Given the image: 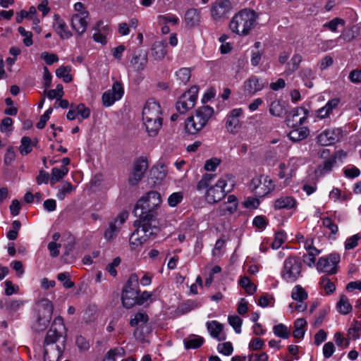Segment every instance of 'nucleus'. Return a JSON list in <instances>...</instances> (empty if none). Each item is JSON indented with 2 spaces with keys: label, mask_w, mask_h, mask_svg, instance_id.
<instances>
[{
  "label": "nucleus",
  "mask_w": 361,
  "mask_h": 361,
  "mask_svg": "<svg viewBox=\"0 0 361 361\" xmlns=\"http://www.w3.org/2000/svg\"><path fill=\"white\" fill-rule=\"evenodd\" d=\"M200 11L195 8L188 9L185 14V22L188 27H193L200 23Z\"/></svg>",
  "instance_id": "28"
},
{
  "label": "nucleus",
  "mask_w": 361,
  "mask_h": 361,
  "mask_svg": "<svg viewBox=\"0 0 361 361\" xmlns=\"http://www.w3.org/2000/svg\"><path fill=\"white\" fill-rule=\"evenodd\" d=\"M217 350L219 353L228 356L232 354L233 351V345L231 342H225L222 343H219L217 345Z\"/></svg>",
  "instance_id": "61"
},
{
  "label": "nucleus",
  "mask_w": 361,
  "mask_h": 361,
  "mask_svg": "<svg viewBox=\"0 0 361 361\" xmlns=\"http://www.w3.org/2000/svg\"><path fill=\"white\" fill-rule=\"evenodd\" d=\"M279 171L278 176L281 179H285V185H287L290 183L291 178L293 176V170L289 169V166L285 163H281L279 165Z\"/></svg>",
  "instance_id": "33"
},
{
  "label": "nucleus",
  "mask_w": 361,
  "mask_h": 361,
  "mask_svg": "<svg viewBox=\"0 0 361 361\" xmlns=\"http://www.w3.org/2000/svg\"><path fill=\"white\" fill-rule=\"evenodd\" d=\"M273 332L275 336L283 339L289 338L290 333L288 328L283 324H279L273 327Z\"/></svg>",
  "instance_id": "43"
},
{
  "label": "nucleus",
  "mask_w": 361,
  "mask_h": 361,
  "mask_svg": "<svg viewBox=\"0 0 361 361\" xmlns=\"http://www.w3.org/2000/svg\"><path fill=\"white\" fill-rule=\"evenodd\" d=\"M340 260V255L337 253H331L322 257L316 264L317 269L319 272L335 274L338 271V264Z\"/></svg>",
  "instance_id": "11"
},
{
  "label": "nucleus",
  "mask_w": 361,
  "mask_h": 361,
  "mask_svg": "<svg viewBox=\"0 0 361 361\" xmlns=\"http://www.w3.org/2000/svg\"><path fill=\"white\" fill-rule=\"evenodd\" d=\"M64 344L59 345H44V361H59L61 357Z\"/></svg>",
  "instance_id": "22"
},
{
  "label": "nucleus",
  "mask_w": 361,
  "mask_h": 361,
  "mask_svg": "<svg viewBox=\"0 0 361 361\" xmlns=\"http://www.w3.org/2000/svg\"><path fill=\"white\" fill-rule=\"evenodd\" d=\"M150 51L154 60L162 61L167 54V43L165 41H156L152 44Z\"/></svg>",
  "instance_id": "24"
},
{
  "label": "nucleus",
  "mask_w": 361,
  "mask_h": 361,
  "mask_svg": "<svg viewBox=\"0 0 361 361\" xmlns=\"http://www.w3.org/2000/svg\"><path fill=\"white\" fill-rule=\"evenodd\" d=\"M37 310L38 314L40 315H44L47 311H49L50 317H51L53 313V305L49 300L43 298L37 302Z\"/></svg>",
  "instance_id": "41"
},
{
  "label": "nucleus",
  "mask_w": 361,
  "mask_h": 361,
  "mask_svg": "<svg viewBox=\"0 0 361 361\" xmlns=\"http://www.w3.org/2000/svg\"><path fill=\"white\" fill-rule=\"evenodd\" d=\"M128 218V212L123 211L119 213L112 221H111L108 227L104 233V238L107 241L113 240L117 236L122 226Z\"/></svg>",
  "instance_id": "13"
},
{
  "label": "nucleus",
  "mask_w": 361,
  "mask_h": 361,
  "mask_svg": "<svg viewBox=\"0 0 361 361\" xmlns=\"http://www.w3.org/2000/svg\"><path fill=\"white\" fill-rule=\"evenodd\" d=\"M32 141L29 137H23L19 147V152L23 155H26L32 152Z\"/></svg>",
  "instance_id": "47"
},
{
  "label": "nucleus",
  "mask_w": 361,
  "mask_h": 361,
  "mask_svg": "<svg viewBox=\"0 0 361 361\" xmlns=\"http://www.w3.org/2000/svg\"><path fill=\"white\" fill-rule=\"evenodd\" d=\"M343 137V130L340 128L326 129L318 135L317 142L322 146H329L338 142Z\"/></svg>",
  "instance_id": "16"
},
{
  "label": "nucleus",
  "mask_w": 361,
  "mask_h": 361,
  "mask_svg": "<svg viewBox=\"0 0 361 361\" xmlns=\"http://www.w3.org/2000/svg\"><path fill=\"white\" fill-rule=\"evenodd\" d=\"M229 324L233 328L235 333L241 332V326L243 324L242 319L237 315L229 316L228 318Z\"/></svg>",
  "instance_id": "55"
},
{
  "label": "nucleus",
  "mask_w": 361,
  "mask_h": 361,
  "mask_svg": "<svg viewBox=\"0 0 361 361\" xmlns=\"http://www.w3.org/2000/svg\"><path fill=\"white\" fill-rule=\"evenodd\" d=\"M267 85L266 80L256 75H251L245 80L242 89L245 95L252 97L262 91Z\"/></svg>",
  "instance_id": "15"
},
{
  "label": "nucleus",
  "mask_w": 361,
  "mask_h": 361,
  "mask_svg": "<svg viewBox=\"0 0 361 361\" xmlns=\"http://www.w3.org/2000/svg\"><path fill=\"white\" fill-rule=\"evenodd\" d=\"M57 279L63 283V285L66 288H71L74 286V283L70 280V276L68 272L59 273L57 275Z\"/></svg>",
  "instance_id": "64"
},
{
  "label": "nucleus",
  "mask_w": 361,
  "mask_h": 361,
  "mask_svg": "<svg viewBox=\"0 0 361 361\" xmlns=\"http://www.w3.org/2000/svg\"><path fill=\"white\" fill-rule=\"evenodd\" d=\"M53 27L56 32L62 39H69L73 35L72 32L68 30L65 21L57 14H55L54 16Z\"/></svg>",
  "instance_id": "23"
},
{
  "label": "nucleus",
  "mask_w": 361,
  "mask_h": 361,
  "mask_svg": "<svg viewBox=\"0 0 361 361\" xmlns=\"http://www.w3.org/2000/svg\"><path fill=\"white\" fill-rule=\"evenodd\" d=\"M302 61V57L300 54H295L290 59V61L287 64V72L292 73L296 71Z\"/></svg>",
  "instance_id": "45"
},
{
  "label": "nucleus",
  "mask_w": 361,
  "mask_h": 361,
  "mask_svg": "<svg viewBox=\"0 0 361 361\" xmlns=\"http://www.w3.org/2000/svg\"><path fill=\"white\" fill-rule=\"evenodd\" d=\"M97 310L95 307H88L83 315V319L85 323H91L96 319Z\"/></svg>",
  "instance_id": "63"
},
{
  "label": "nucleus",
  "mask_w": 361,
  "mask_h": 361,
  "mask_svg": "<svg viewBox=\"0 0 361 361\" xmlns=\"http://www.w3.org/2000/svg\"><path fill=\"white\" fill-rule=\"evenodd\" d=\"M162 111L160 104L149 99L142 110V121L146 131L151 137L156 136L162 126Z\"/></svg>",
  "instance_id": "4"
},
{
  "label": "nucleus",
  "mask_w": 361,
  "mask_h": 361,
  "mask_svg": "<svg viewBox=\"0 0 361 361\" xmlns=\"http://www.w3.org/2000/svg\"><path fill=\"white\" fill-rule=\"evenodd\" d=\"M302 263L296 257H288L283 262L281 278L288 283L296 281L301 275Z\"/></svg>",
  "instance_id": "8"
},
{
  "label": "nucleus",
  "mask_w": 361,
  "mask_h": 361,
  "mask_svg": "<svg viewBox=\"0 0 361 361\" xmlns=\"http://www.w3.org/2000/svg\"><path fill=\"white\" fill-rule=\"evenodd\" d=\"M123 93L124 91L121 83L119 82H114L111 89L103 94L102 98L103 105L106 107L113 105L115 102L121 99Z\"/></svg>",
  "instance_id": "18"
},
{
  "label": "nucleus",
  "mask_w": 361,
  "mask_h": 361,
  "mask_svg": "<svg viewBox=\"0 0 361 361\" xmlns=\"http://www.w3.org/2000/svg\"><path fill=\"white\" fill-rule=\"evenodd\" d=\"M148 169V162L146 158L140 157L134 163L132 171L128 176V183L130 185H137Z\"/></svg>",
  "instance_id": "14"
},
{
  "label": "nucleus",
  "mask_w": 361,
  "mask_h": 361,
  "mask_svg": "<svg viewBox=\"0 0 361 361\" xmlns=\"http://www.w3.org/2000/svg\"><path fill=\"white\" fill-rule=\"evenodd\" d=\"M51 319V317H50L49 311H47L44 315H40L38 314L37 322L33 326L35 331H40L45 329L49 325Z\"/></svg>",
  "instance_id": "37"
},
{
  "label": "nucleus",
  "mask_w": 361,
  "mask_h": 361,
  "mask_svg": "<svg viewBox=\"0 0 361 361\" xmlns=\"http://www.w3.org/2000/svg\"><path fill=\"white\" fill-rule=\"evenodd\" d=\"M207 330L214 338L218 341H224L226 338V334L223 333L224 326L217 321L213 320L207 322Z\"/></svg>",
  "instance_id": "25"
},
{
  "label": "nucleus",
  "mask_w": 361,
  "mask_h": 361,
  "mask_svg": "<svg viewBox=\"0 0 361 361\" xmlns=\"http://www.w3.org/2000/svg\"><path fill=\"white\" fill-rule=\"evenodd\" d=\"M77 111V115L80 116L82 119H87L90 117L91 111L89 107H87L84 104L80 103L75 106Z\"/></svg>",
  "instance_id": "59"
},
{
  "label": "nucleus",
  "mask_w": 361,
  "mask_h": 361,
  "mask_svg": "<svg viewBox=\"0 0 361 361\" xmlns=\"http://www.w3.org/2000/svg\"><path fill=\"white\" fill-rule=\"evenodd\" d=\"M345 20L340 18H335L331 20L324 23L323 27L329 29L331 32H336L338 30V25H344Z\"/></svg>",
  "instance_id": "50"
},
{
  "label": "nucleus",
  "mask_w": 361,
  "mask_h": 361,
  "mask_svg": "<svg viewBox=\"0 0 361 361\" xmlns=\"http://www.w3.org/2000/svg\"><path fill=\"white\" fill-rule=\"evenodd\" d=\"M214 176V175L206 173L202 176L197 185L198 190L207 189L205 200L209 204L219 202L234 186L233 176L228 174L221 176L214 185L209 186Z\"/></svg>",
  "instance_id": "2"
},
{
  "label": "nucleus",
  "mask_w": 361,
  "mask_h": 361,
  "mask_svg": "<svg viewBox=\"0 0 361 361\" xmlns=\"http://www.w3.org/2000/svg\"><path fill=\"white\" fill-rule=\"evenodd\" d=\"M161 203V195L157 191L147 192L137 202L135 212L139 219L134 222L136 229L130 238V244L133 248L157 235L159 229L155 222Z\"/></svg>",
  "instance_id": "1"
},
{
  "label": "nucleus",
  "mask_w": 361,
  "mask_h": 361,
  "mask_svg": "<svg viewBox=\"0 0 361 361\" xmlns=\"http://www.w3.org/2000/svg\"><path fill=\"white\" fill-rule=\"evenodd\" d=\"M239 284L250 295L253 294L257 290V286L250 281L247 276L241 277L239 281Z\"/></svg>",
  "instance_id": "46"
},
{
  "label": "nucleus",
  "mask_w": 361,
  "mask_h": 361,
  "mask_svg": "<svg viewBox=\"0 0 361 361\" xmlns=\"http://www.w3.org/2000/svg\"><path fill=\"white\" fill-rule=\"evenodd\" d=\"M296 200L291 196H281L277 198L274 207L276 209H291L297 207Z\"/></svg>",
  "instance_id": "26"
},
{
  "label": "nucleus",
  "mask_w": 361,
  "mask_h": 361,
  "mask_svg": "<svg viewBox=\"0 0 361 361\" xmlns=\"http://www.w3.org/2000/svg\"><path fill=\"white\" fill-rule=\"evenodd\" d=\"M214 114V109L209 106L197 108L185 121L186 133L195 135L200 132L207 125Z\"/></svg>",
  "instance_id": "5"
},
{
  "label": "nucleus",
  "mask_w": 361,
  "mask_h": 361,
  "mask_svg": "<svg viewBox=\"0 0 361 361\" xmlns=\"http://www.w3.org/2000/svg\"><path fill=\"white\" fill-rule=\"evenodd\" d=\"M198 94V87L192 86L185 92L176 102V109L180 114H185L192 109L196 103Z\"/></svg>",
  "instance_id": "12"
},
{
  "label": "nucleus",
  "mask_w": 361,
  "mask_h": 361,
  "mask_svg": "<svg viewBox=\"0 0 361 361\" xmlns=\"http://www.w3.org/2000/svg\"><path fill=\"white\" fill-rule=\"evenodd\" d=\"M308 293L300 285L295 286L291 290V298L296 302L305 301Z\"/></svg>",
  "instance_id": "38"
},
{
  "label": "nucleus",
  "mask_w": 361,
  "mask_h": 361,
  "mask_svg": "<svg viewBox=\"0 0 361 361\" xmlns=\"http://www.w3.org/2000/svg\"><path fill=\"white\" fill-rule=\"evenodd\" d=\"M148 319V315L146 313L138 312L130 319V324L132 326H136L139 324H145Z\"/></svg>",
  "instance_id": "54"
},
{
  "label": "nucleus",
  "mask_w": 361,
  "mask_h": 361,
  "mask_svg": "<svg viewBox=\"0 0 361 361\" xmlns=\"http://www.w3.org/2000/svg\"><path fill=\"white\" fill-rule=\"evenodd\" d=\"M308 111L303 107L293 109L286 118V123L288 126L295 128L302 125L307 117Z\"/></svg>",
  "instance_id": "20"
},
{
  "label": "nucleus",
  "mask_w": 361,
  "mask_h": 361,
  "mask_svg": "<svg viewBox=\"0 0 361 361\" xmlns=\"http://www.w3.org/2000/svg\"><path fill=\"white\" fill-rule=\"evenodd\" d=\"M286 111L285 106L283 102L275 100L271 102L269 106V113L273 116L281 117Z\"/></svg>",
  "instance_id": "40"
},
{
  "label": "nucleus",
  "mask_w": 361,
  "mask_h": 361,
  "mask_svg": "<svg viewBox=\"0 0 361 361\" xmlns=\"http://www.w3.org/2000/svg\"><path fill=\"white\" fill-rule=\"evenodd\" d=\"M243 114L242 108L232 109L225 118V127L226 130L232 134H235L241 128L239 117Z\"/></svg>",
  "instance_id": "17"
},
{
  "label": "nucleus",
  "mask_w": 361,
  "mask_h": 361,
  "mask_svg": "<svg viewBox=\"0 0 361 361\" xmlns=\"http://www.w3.org/2000/svg\"><path fill=\"white\" fill-rule=\"evenodd\" d=\"M360 324L355 321L348 330V339L356 340L360 337Z\"/></svg>",
  "instance_id": "56"
},
{
  "label": "nucleus",
  "mask_w": 361,
  "mask_h": 361,
  "mask_svg": "<svg viewBox=\"0 0 361 361\" xmlns=\"http://www.w3.org/2000/svg\"><path fill=\"white\" fill-rule=\"evenodd\" d=\"M238 200L233 195H228L227 201L222 203L217 209L219 216L233 214L238 209Z\"/></svg>",
  "instance_id": "21"
},
{
  "label": "nucleus",
  "mask_w": 361,
  "mask_h": 361,
  "mask_svg": "<svg viewBox=\"0 0 361 361\" xmlns=\"http://www.w3.org/2000/svg\"><path fill=\"white\" fill-rule=\"evenodd\" d=\"M176 75L180 82L185 84L190 78V70L188 68H182L176 73Z\"/></svg>",
  "instance_id": "52"
},
{
  "label": "nucleus",
  "mask_w": 361,
  "mask_h": 361,
  "mask_svg": "<svg viewBox=\"0 0 361 361\" xmlns=\"http://www.w3.org/2000/svg\"><path fill=\"white\" fill-rule=\"evenodd\" d=\"M249 188L255 196L263 197L275 189V184L269 176L261 175L251 180Z\"/></svg>",
  "instance_id": "9"
},
{
  "label": "nucleus",
  "mask_w": 361,
  "mask_h": 361,
  "mask_svg": "<svg viewBox=\"0 0 361 361\" xmlns=\"http://www.w3.org/2000/svg\"><path fill=\"white\" fill-rule=\"evenodd\" d=\"M66 328L61 317L54 319L50 329L47 331L44 345H57L60 338H63L62 345L65 342Z\"/></svg>",
  "instance_id": "10"
},
{
  "label": "nucleus",
  "mask_w": 361,
  "mask_h": 361,
  "mask_svg": "<svg viewBox=\"0 0 361 361\" xmlns=\"http://www.w3.org/2000/svg\"><path fill=\"white\" fill-rule=\"evenodd\" d=\"M361 238V234L357 233L355 234L350 238H347L345 242V250H351L355 248L357 244L358 240Z\"/></svg>",
  "instance_id": "62"
},
{
  "label": "nucleus",
  "mask_w": 361,
  "mask_h": 361,
  "mask_svg": "<svg viewBox=\"0 0 361 361\" xmlns=\"http://www.w3.org/2000/svg\"><path fill=\"white\" fill-rule=\"evenodd\" d=\"M258 17V14L254 10L243 8L232 17L229 28L239 36H247L255 27Z\"/></svg>",
  "instance_id": "3"
},
{
  "label": "nucleus",
  "mask_w": 361,
  "mask_h": 361,
  "mask_svg": "<svg viewBox=\"0 0 361 361\" xmlns=\"http://www.w3.org/2000/svg\"><path fill=\"white\" fill-rule=\"evenodd\" d=\"M307 325V321L304 318H298L294 322V331L293 333L295 338L302 339L305 331L304 328Z\"/></svg>",
  "instance_id": "36"
},
{
  "label": "nucleus",
  "mask_w": 361,
  "mask_h": 361,
  "mask_svg": "<svg viewBox=\"0 0 361 361\" xmlns=\"http://www.w3.org/2000/svg\"><path fill=\"white\" fill-rule=\"evenodd\" d=\"M336 162L334 158H329L327 160L324 161L323 164L319 165L318 168V171L321 175H324L329 172H330Z\"/></svg>",
  "instance_id": "51"
},
{
  "label": "nucleus",
  "mask_w": 361,
  "mask_h": 361,
  "mask_svg": "<svg viewBox=\"0 0 361 361\" xmlns=\"http://www.w3.org/2000/svg\"><path fill=\"white\" fill-rule=\"evenodd\" d=\"M202 337L196 335H190L183 341L186 349H195L200 348L204 343Z\"/></svg>",
  "instance_id": "34"
},
{
  "label": "nucleus",
  "mask_w": 361,
  "mask_h": 361,
  "mask_svg": "<svg viewBox=\"0 0 361 361\" xmlns=\"http://www.w3.org/2000/svg\"><path fill=\"white\" fill-rule=\"evenodd\" d=\"M360 33V27L357 25H353L349 28L343 30L338 39H342L346 42L353 41L355 37L358 36Z\"/></svg>",
  "instance_id": "35"
},
{
  "label": "nucleus",
  "mask_w": 361,
  "mask_h": 361,
  "mask_svg": "<svg viewBox=\"0 0 361 361\" xmlns=\"http://www.w3.org/2000/svg\"><path fill=\"white\" fill-rule=\"evenodd\" d=\"M69 170L67 167L61 166V168H53L50 177V183L54 185L55 183L61 180L68 173Z\"/></svg>",
  "instance_id": "32"
},
{
  "label": "nucleus",
  "mask_w": 361,
  "mask_h": 361,
  "mask_svg": "<svg viewBox=\"0 0 361 361\" xmlns=\"http://www.w3.org/2000/svg\"><path fill=\"white\" fill-rule=\"evenodd\" d=\"M339 102L340 100L338 98L329 100L324 106L317 111V116L320 119L328 118L332 114L334 109L337 108Z\"/></svg>",
  "instance_id": "27"
},
{
  "label": "nucleus",
  "mask_w": 361,
  "mask_h": 361,
  "mask_svg": "<svg viewBox=\"0 0 361 361\" xmlns=\"http://www.w3.org/2000/svg\"><path fill=\"white\" fill-rule=\"evenodd\" d=\"M71 70V68L68 66H61L56 70V75L59 78H62L65 82H70L73 80L70 74Z\"/></svg>",
  "instance_id": "42"
},
{
  "label": "nucleus",
  "mask_w": 361,
  "mask_h": 361,
  "mask_svg": "<svg viewBox=\"0 0 361 361\" xmlns=\"http://www.w3.org/2000/svg\"><path fill=\"white\" fill-rule=\"evenodd\" d=\"M286 235L284 232L280 231L275 234L274 240L271 243V247L274 250L279 249L286 241Z\"/></svg>",
  "instance_id": "53"
},
{
  "label": "nucleus",
  "mask_w": 361,
  "mask_h": 361,
  "mask_svg": "<svg viewBox=\"0 0 361 361\" xmlns=\"http://www.w3.org/2000/svg\"><path fill=\"white\" fill-rule=\"evenodd\" d=\"M310 133V130L306 127L295 128L288 134V138L293 142H299L305 139Z\"/></svg>",
  "instance_id": "30"
},
{
  "label": "nucleus",
  "mask_w": 361,
  "mask_h": 361,
  "mask_svg": "<svg viewBox=\"0 0 361 361\" xmlns=\"http://www.w3.org/2000/svg\"><path fill=\"white\" fill-rule=\"evenodd\" d=\"M74 187L71 183L64 182L61 188L59 189V191L56 194V197L60 200H63L65 199L66 194L71 193L74 190Z\"/></svg>",
  "instance_id": "49"
},
{
  "label": "nucleus",
  "mask_w": 361,
  "mask_h": 361,
  "mask_svg": "<svg viewBox=\"0 0 361 361\" xmlns=\"http://www.w3.org/2000/svg\"><path fill=\"white\" fill-rule=\"evenodd\" d=\"M299 76L304 82L305 85L308 88H312L314 85L313 80L315 79V73L309 67L302 68L299 72Z\"/></svg>",
  "instance_id": "29"
},
{
  "label": "nucleus",
  "mask_w": 361,
  "mask_h": 361,
  "mask_svg": "<svg viewBox=\"0 0 361 361\" xmlns=\"http://www.w3.org/2000/svg\"><path fill=\"white\" fill-rule=\"evenodd\" d=\"M47 96L49 99H61L63 96V88L62 85L59 84L56 85V89L50 90L47 92Z\"/></svg>",
  "instance_id": "57"
},
{
  "label": "nucleus",
  "mask_w": 361,
  "mask_h": 361,
  "mask_svg": "<svg viewBox=\"0 0 361 361\" xmlns=\"http://www.w3.org/2000/svg\"><path fill=\"white\" fill-rule=\"evenodd\" d=\"M336 308L340 314L345 315L352 311L353 307L347 296L342 295L336 304Z\"/></svg>",
  "instance_id": "31"
},
{
  "label": "nucleus",
  "mask_w": 361,
  "mask_h": 361,
  "mask_svg": "<svg viewBox=\"0 0 361 361\" xmlns=\"http://www.w3.org/2000/svg\"><path fill=\"white\" fill-rule=\"evenodd\" d=\"M232 4L229 0H216L211 6L212 18L219 20L224 18L231 10Z\"/></svg>",
  "instance_id": "19"
},
{
  "label": "nucleus",
  "mask_w": 361,
  "mask_h": 361,
  "mask_svg": "<svg viewBox=\"0 0 361 361\" xmlns=\"http://www.w3.org/2000/svg\"><path fill=\"white\" fill-rule=\"evenodd\" d=\"M319 285L321 288H323L327 294H331L336 290V286L334 283H332L330 281V279L326 276L321 277Z\"/></svg>",
  "instance_id": "48"
},
{
  "label": "nucleus",
  "mask_w": 361,
  "mask_h": 361,
  "mask_svg": "<svg viewBox=\"0 0 361 361\" xmlns=\"http://www.w3.org/2000/svg\"><path fill=\"white\" fill-rule=\"evenodd\" d=\"M183 199L182 192H176L172 193L168 198V204L170 207H174L177 206Z\"/></svg>",
  "instance_id": "58"
},
{
  "label": "nucleus",
  "mask_w": 361,
  "mask_h": 361,
  "mask_svg": "<svg viewBox=\"0 0 361 361\" xmlns=\"http://www.w3.org/2000/svg\"><path fill=\"white\" fill-rule=\"evenodd\" d=\"M73 8L75 13L71 16V26L78 35H82L87 30L90 14L81 2L75 3Z\"/></svg>",
  "instance_id": "6"
},
{
  "label": "nucleus",
  "mask_w": 361,
  "mask_h": 361,
  "mask_svg": "<svg viewBox=\"0 0 361 361\" xmlns=\"http://www.w3.org/2000/svg\"><path fill=\"white\" fill-rule=\"evenodd\" d=\"M147 63V59L145 55H134L130 61V64L136 71L144 70Z\"/></svg>",
  "instance_id": "39"
},
{
  "label": "nucleus",
  "mask_w": 361,
  "mask_h": 361,
  "mask_svg": "<svg viewBox=\"0 0 361 361\" xmlns=\"http://www.w3.org/2000/svg\"><path fill=\"white\" fill-rule=\"evenodd\" d=\"M102 24L103 22L101 20L98 21L95 24L93 28L95 32L93 34L92 38L94 42L104 45L106 44L107 40L106 36L100 32V27L102 25Z\"/></svg>",
  "instance_id": "44"
},
{
  "label": "nucleus",
  "mask_w": 361,
  "mask_h": 361,
  "mask_svg": "<svg viewBox=\"0 0 361 361\" xmlns=\"http://www.w3.org/2000/svg\"><path fill=\"white\" fill-rule=\"evenodd\" d=\"M221 161L220 159L213 157L205 161L204 168L207 171H214L216 168L220 165Z\"/></svg>",
  "instance_id": "60"
},
{
  "label": "nucleus",
  "mask_w": 361,
  "mask_h": 361,
  "mask_svg": "<svg viewBox=\"0 0 361 361\" xmlns=\"http://www.w3.org/2000/svg\"><path fill=\"white\" fill-rule=\"evenodd\" d=\"M138 281L137 274H131L123 288L121 300L123 306L128 309L137 303V294L140 293Z\"/></svg>",
  "instance_id": "7"
}]
</instances>
